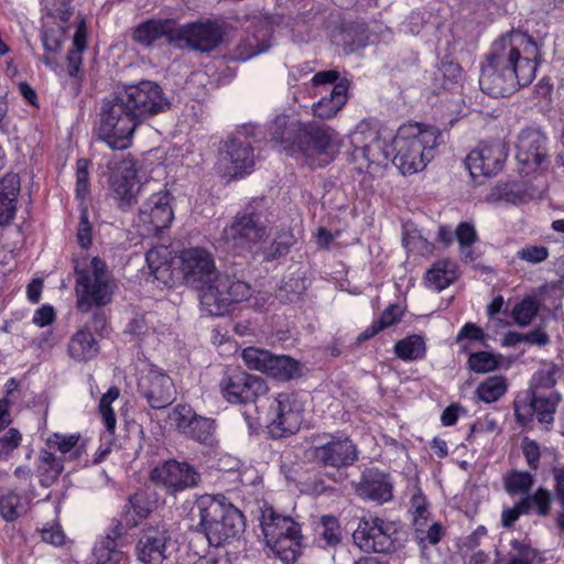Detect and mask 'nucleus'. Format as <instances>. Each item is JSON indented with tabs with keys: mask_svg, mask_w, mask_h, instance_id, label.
<instances>
[{
	"mask_svg": "<svg viewBox=\"0 0 564 564\" xmlns=\"http://www.w3.org/2000/svg\"><path fill=\"white\" fill-rule=\"evenodd\" d=\"M141 189L138 170L133 160H121L110 177V192L119 207H130Z\"/></svg>",
	"mask_w": 564,
	"mask_h": 564,
	"instance_id": "f3484780",
	"label": "nucleus"
},
{
	"mask_svg": "<svg viewBox=\"0 0 564 564\" xmlns=\"http://www.w3.org/2000/svg\"><path fill=\"white\" fill-rule=\"evenodd\" d=\"M399 527L393 520H386L380 516H362L352 534L357 546L366 552H389L394 549L395 534Z\"/></svg>",
	"mask_w": 564,
	"mask_h": 564,
	"instance_id": "9d476101",
	"label": "nucleus"
},
{
	"mask_svg": "<svg viewBox=\"0 0 564 564\" xmlns=\"http://www.w3.org/2000/svg\"><path fill=\"white\" fill-rule=\"evenodd\" d=\"M512 546L517 552L514 555H511L507 564H539L544 561L540 551H538V549L530 547L527 543L513 541Z\"/></svg>",
	"mask_w": 564,
	"mask_h": 564,
	"instance_id": "8fccbe9b",
	"label": "nucleus"
},
{
	"mask_svg": "<svg viewBox=\"0 0 564 564\" xmlns=\"http://www.w3.org/2000/svg\"><path fill=\"white\" fill-rule=\"evenodd\" d=\"M24 510L25 506L17 492H7L0 497V513L7 521L18 519Z\"/></svg>",
	"mask_w": 564,
	"mask_h": 564,
	"instance_id": "3c124183",
	"label": "nucleus"
},
{
	"mask_svg": "<svg viewBox=\"0 0 564 564\" xmlns=\"http://www.w3.org/2000/svg\"><path fill=\"white\" fill-rule=\"evenodd\" d=\"M356 491L362 498H369L377 502H387L393 496V486L388 474L380 469H366L356 487Z\"/></svg>",
	"mask_w": 564,
	"mask_h": 564,
	"instance_id": "393cba45",
	"label": "nucleus"
},
{
	"mask_svg": "<svg viewBox=\"0 0 564 564\" xmlns=\"http://www.w3.org/2000/svg\"><path fill=\"white\" fill-rule=\"evenodd\" d=\"M529 498V510L532 505H535L540 514H549L552 508V496L549 489L540 487L532 495H528Z\"/></svg>",
	"mask_w": 564,
	"mask_h": 564,
	"instance_id": "680f3d73",
	"label": "nucleus"
},
{
	"mask_svg": "<svg viewBox=\"0 0 564 564\" xmlns=\"http://www.w3.org/2000/svg\"><path fill=\"white\" fill-rule=\"evenodd\" d=\"M468 364L476 372H488V370H495L499 366V359L494 352L481 350L480 352H473L469 356Z\"/></svg>",
	"mask_w": 564,
	"mask_h": 564,
	"instance_id": "6e6d98bb",
	"label": "nucleus"
},
{
	"mask_svg": "<svg viewBox=\"0 0 564 564\" xmlns=\"http://www.w3.org/2000/svg\"><path fill=\"white\" fill-rule=\"evenodd\" d=\"M288 116H276L272 123V135L275 140H281V142H290L292 137H290V129H288Z\"/></svg>",
	"mask_w": 564,
	"mask_h": 564,
	"instance_id": "774afa93",
	"label": "nucleus"
},
{
	"mask_svg": "<svg viewBox=\"0 0 564 564\" xmlns=\"http://www.w3.org/2000/svg\"><path fill=\"white\" fill-rule=\"evenodd\" d=\"M306 456L324 467H348L357 460L358 449L350 438L322 434L307 448Z\"/></svg>",
	"mask_w": 564,
	"mask_h": 564,
	"instance_id": "9b49d317",
	"label": "nucleus"
},
{
	"mask_svg": "<svg viewBox=\"0 0 564 564\" xmlns=\"http://www.w3.org/2000/svg\"><path fill=\"white\" fill-rule=\"evenodd\" d=\"M563 372L562 365L542 364L531 379V387H554Z\"/></svg>",
	"mask_w": 564,
	"mask_h": 564,
	"instance_id": "79ce46f5",
	"label": "nucleus"
},
{
	"mask_svg": "<svg viewBox=\"0 0 564 564\" xmlns=\"http://www.w3.org/2000/svg\"><path fill=\"white\" fill-rule=\"evenodd\" d=\"M394 352L402 360H416V358L425 356L426 343L422 336L413 334V336H406V338L397 341Z\"/></svg>",
	"mask_w": 564,
	"mask_h": 564,
	"instance_id": "c9c22d12",
	"label": "nucleus"
},
{
	"mask_svg": "<svg viewBox=\"0 0 564 564\" xmlns=\"http://www.w3.org/2000/svg\"><path fill=\"white\" fill-rule=\"evenodd\" d=\"M21 189V180L17 173H7L0 178V195L4 198L7 207H10V219L17 212V199Z\"/></svg>",
	"mask_w": 564,
	"mask_h": 564,
	"instance_id": "58836bf2",
	"label": "nucleus"
},
{
	"mask_svg": "<svg viewBox=\"0 0 564 564\" xmlns=\"http://www.w3.org/2000/svg\"><path fill=\"white\" fill-rule=\"evenodd\" d=\"M22 442V434L18 427H9L0 436V458H9L13 449L19 448Z\"/></svg>",
	"mask_w": 564,
	"mask_h": 564,
	"instance_id": "bf43d9fd",
	"label": "nucleus"
},
{
	"mask_svg": "<svg viewBox=\"0 0 564 564\" xmlns=\"http://www.w3.org/2000/svg\"><path fill=\"white\" fill-rule=\"evenodd\" d=\"M89 193V160L79 158L76 162V195L86 197Z\"/></svg>",
	"mask_w": 564,
	"mask_h": 564,
	"instance_id": "4d7b16f0",
	"label": "nucleus"
},
{
	"mask_svg": "<svg viewBox=\"0 0 564 564\" xmlns=\"http://www.w3.org/2000/svg\"><path fill=\"white\" fill-rule=\"evenodd\" d=\"M521 449L529 467L538 468L541 459V447H539L536 441H532V438H523L521 442Z\"/></svg>",
	"mask_w": 564,
	"mask_h": 564,
	"instance_id": "0e129e2a",
	"label": "nucleus"
},
{
	"mask_svg": "<svg viewBox=\"0 0 564 564\" xmlns=\"http://www.w3.org/2000/svg\"><path fill=\"white\" fill-rule=\"evenodd\" d=\"M169 105L158 83L141 80L130 85L104 101L96 135L111 149H128L140 121L165 111Z\"/></svg>",
	"mask_w": 564,
	"mask_h": 564,
	"instance_id": "f03ea898",
	"label": "nucleus"
},
{
	"mask_svg": "<svg viewBox=\"0 0 564 564\" xmlns=\"http://www.w3.org/2000/svg\"><path fill=\"white\" fill-rule=\"evenodd\" d=\"M534 194L528 189L525 183H500L492 189L490 199L507 200V203H524L532 199Z\"/></svg>",
	"mask_w": 564,
	"mask_h": 564,
	"instance_id": "72a5a7b5",
	"label": "nucleus"
},
{
	"mask_svg": "<svg viewBox=\"0 0 564 564\" xmlns=\"http://www.w3.org/2000/svg\"><path fill=\"white\" fill-rule=\"evenodd\" d=\"M261 527L267 544L284 563H294L301 550L302 535L299 524L290 516L263 508Z\"/></svg>",
	"mask_w": 564,
	"mask_h": 564,
	"instance_id": "6e6552de",
	"label": "nucleus"
},
{
	"mask_svg": "<svg viewBox=\"0 0 564 564\" xmlns=\"http://www.w3.org/2000/svg\"><path fill=\"white\" fill-rule=\"evenodd\" d=\"M139 388L142 394L153 408L169 406L175 398V386L162 369L150 367L148 371L141 376Z\"/></svg>",
	"mask_w": 564,
	"mask_h": 564,
	"instance_id": "412c9836",
	"label": "nucleus"
},
{
	"mask_svg": "<svg viewBox=\"0 0 564 564\" xmlns=\"http://www.w3.org/2000/svg\"><path fill=\"white\" fill-rule=\"evenodd\" d=\"M162 35H167L171 42H177V26L174 20H145L132 33L133 40L143 46H150Z\"/></svg>",
	"mask_w": 564,
	"mask_h": 564,
	"instance_id": "a878e982",
	"label": "nucleus"
},
{
	"mask_svg": "<svg viewBox=\"0 0 564 564\" xmlns=\"http://www.w3.org/2000/svg\"><path fill=\"white\" fill-rule=\"evenodd\" d=\"M120 395L119 388H109L108 391L99 400L100 416L106 424L109 435H112L117 427V415L113 411L112 403L118 400Z\"/></svg>",
	"mask_w": 564,
	"mask_h": 564,
	"instance_id": "a19ab883",
	"label": "nucleus"
},
{
	"mask_svg": "<svg viewBox=\"0 0 564 564\" xmlns=\"http://www.w3.org/2000/svg\"><path fill=\"white\" fill-rule=\"evenodd\" d=\"M126 558L116 539L105 536L95 545L89 564H123Z\"/></svg>",
	"mask_w": 564,
	"mask_h": 564,
	"instance_id": "7c9ffc66",
	"label": "nucleus"
},
{
	"mask_svg": "<svg viewBox=\"0 0 564 564\" xmlns=\"http://www.w3.org/2000/svg\"><path fill=\"white\" fill-rule=\"evenodd\" d=\"M456 237L462 249L470 247L471 242H475L477 238L475 225H471V223H460L456 228Z\"/></svg>",
	"mask_w": 564,
	"mask_h": 564,
	"instance_id": "338daca9",
	"label": "nucleus"
},
{
	"mask_svg": "<svg viewBox=\"0 0 564 564\" xmlns=\"http://www.w3.org/2000/svg\"><path fill=\"white\" fill-rule=\"evenodd\" d=\"M305 403L297 394H278L269 408V430L274 437L295 433L304 421Z\"/></svg>",
	"mask_w": 564,
	"mask_h": 564,
	"instance_id": "f8f14e48",
	"label": "nucleus"
},
{
	"mask_svg": "<svg viewBox=\"0 0 564 564\" xmlns=\"http://www.w3.org/2000/svg\"><path fill=\"white\" fill-rule=\"evenodd\" d=\"M351 156L358 170H370L371 165L387 163L390 151L387 139L372 129H356L350 133Z\"/></svg>",
	"mask_w": 564,
	"mask_h": 564,
	"instance_id": "ddd939ff",
	"label": "nucleus"
},
{
	"mask_svg": "<svg viewBox=\"0 0 564 564\" xmlns=\"http://www.w3.org/2000/svg\"><path fill=\"white\" fill-rule=\"evenodd\" d=\"M546 139L541 131L536 129H523L518 134L516 142V158L521 165V171L529 174L538 170L541 163L547 158Z\"/></svg>",
	"mask_w": 564,
	"mask_h": 564,
	"instance_id": "aec40b11",
	"label": "nucleus"
},
{
	"mask_svg": "<svg viewBox=\"0 0 564 564\" xmlns=\"http://www.w3.org/2000/svg\"><path fill=\"white\" fill-rule=\"evenodd\" d=\"M170 256L171 252H169V248H165V246L151 248V250L145 253L148 265L156 279H162L166 270H169Z\"/></svg>",
	"mask_w": 564,
	"mask_h": 564,
	"instance_id": "49530a36",
	"label": "nucleus"
},
{
	"mask_svg": "<svg viewBox=\"0 0 564 564\" xmlns=\"http://www.w3.org/2000/svg\"><path fill=\"white\" fill-rule=\"evenodd\" d=\"M46 444L51 448L59 449L62 454H67L68 458H79L86 452V445L83 443L80 434L53 432L47 436Z\"/></svg>",
	"mask_w": 564,
	"mask_h": 564,
	"instance_id": "c85d7f7f",
	"label": "nucleus"
},
{
	"mask_svg": "<svg viewBox=\"0 0 564 564\" xmlns=\"http://www.w3.org/2000/svg\"><path fill=\"white\" fill-rule=\"evenodd\" d=\"M223 239L238 249H249L253 253H263L264 258H276L289 251L294 242L290 229H276L261 215H241L225 227Z\"/></svg>",
	"mask_w": 564,
	"mask_h": 564,
	"instance_id": "20e7f679",
	"label": "nucleus"
},
{
	"mask_svg": "<svg viewBox=\"0 0 564 564\" xmlns=\"http://www.w3.org/2000/svg\"><path fill=\"white\" fill-rule=\"evenodd\" d=\"M347 83H336L328 97H322L314 104V116L322 117L323 119L336 116L347 102Z\"/></svg>",
	"mask_w": 564,
	"mask_h": 564,
	"instance_id": "bb28decb",
	"label": "nucleus"
},
{
	"mask_svg": "<svg viewBox=\"0 0 564 564\" xmlns=\"http://www.w3.org/2000/svg\"><path fill=\"white\" fill-rule=\"evenodd\" d=\"M269 29H261L257 34L247 36L238 46L237 56L239 58H250L259 52L267 51L270 43L268 41Z\"/></svg>",
	"mask_w": 564,
	"mask_h": 564,
	"instance_id": "ea45409f",
	"label": "nucleus"
},
{
	"mask_svg": "<svg viewBox=\"0 0 564 564\" xmlns=\"http://www.w3.org/2000/svg\"><path fill=\"white\" fill-rule=\"evenodd\" d=\"M170 192L152 194L140 207L139 219L150 230H161L170 226L174 219V209Z\"/></svg>",
	"mask_w": 564,
	"mask_h": 564,
	"instance_id": "5701e85b",
	"label": "nucleus"
},
{
	"mask_svg": "<svg viewBox=\"0 0 564 564\" xmlns=\"http://www.w3.org/2000/svg\"><path fill=\"white\" fill-rule=\"evenodd\" d=\"M98 350V341L86 327L78 329L68 343V354L74 360H90L97 356Z\"/></svg>",
	"mask_w": 564,
	"mask_h": 564,
	"instance_id": "cd10ccee",
	"label": "nucleus"
},
{
	"mask_svg": "<svg viewBox=\"0 0 564 564\" xmlns=\"http://www.w3.org/2000/svg\"><path fill=\"white\" fill-rule=\"evenodd\" d=\"M224 40V30L221 24L213 20H203L202 22H192L176 29V42H185L196 51H213Z\"/></svg>",
	"mask_w": 564,
	"mask_h": 564,
	"instance_id": "a211bd4d",
	"label": "nucleus"
},
{
	"mask_svg": "<svg viewBox=\"0 0 564 564\" xmlns=\"http://www.w3.org/2000/svg\"><path fill=\"white\" fill-rule=\"evenodd\" d=\"M254 164L253 148L248 141L230 139L218 156V166L225 176L249 174Z\"/></svg>",
	"mask_w": 564,
	"mask_h": 564,
	"instance_id": "6ab92c4d",
	"label": "nucleus"
},
{
	"mask_svg": "<svg viewBox=\"0 0 564 564\" xmlns=\"http://www.w3.org/2000/svg\"><path fill=\"white\" fill-rule=\"evenodd\" d=\"M522 512H530V499L522 497L513 508L503 509L501 512V523L505 528H511L514 521L519 519Z\"/></svg>",
	"mask_w": 564,
	"mask_h": 564,
	"instance_id": "052dcab7",
	"label": "nucleus"
},
{
	"mask_svg": "<svg viewBox=\"0 0 564 564\" xmlns=\"http://www.w3.org/2000/svg\"><path fill=\"white\" fill-rule=\"evenodd\" d=\"M553 475L555 481L554 491L561 508L556 517V524L564 532V466L554 467Z\"/></svg>",
	"mask_w": 564,
	"mask_h": 564,
	"instance_id": "13d9d810",
	"label": "nucleus"
},
{
	"mask_svg": "<svg viewBox=\"0 0 564 564\" xmlns=\"http://www.w3.org/2000/svg\"><path fill=\"white\" fill-rule=\"evenodd\" d=\"M115 288L105 260L91 258L84 269H77L75 292L78 310L89 312L94 305H106L112 300Z\"/></svg>",
	"mask_w": 564,
	"mask_h": 564,
	"instance_id": "0eeeda50",
	"label": "nucleus"
},
{
	"mask_svg": "<svg viewBox=\"0 0 564 564\" xmlns=\"http://www.w3.org/2000/svg\"><path fill=\"white\" fill-rule=\"evenodd\" d=\"M296 132L295 145L313 165H326L337 155L340 139L327 124H299Z\"/></svg>",
	"mask_w": 564,
	"mask_h": 564,
	"instance_id": "1a4fd4ad",
	"label": "nucleus"
},
{
	"mask_svg": "<svg viewBox=\"0 0 564 564\" xmlns=\"http://www.w3.org/2000/svg\"><path fill=\"white\" fill-rule=\"evenodd\" d=\"M401 306H398V304H391L382 312L378 323H372L368 329L359 335V339H369V337L379 333L380 328H383V326H390V324L397 323V321L401 318Z\"/></svg>",
	"mask_w": 564,
	"mask_h": 564,
	"instance_id": "09e8293b",
	"label": "nucleus"
},
{
	"mask_svg": "<svg viewBox=\"0 0 564 564\" xmlns=\"http://www.w3.org/2000/svg\"><path fill=\"white\" fill-rule=\"evenodd\" d=\"M300 372V365L292 357L286 355H271L269 352V375L274 379H293Z\"/></svg>",
	"mask_w": 564,
	"mask_h": 564,
	"instance_id": "f704fd0d",
	"label": "nucleus"
},
{
	"mask_svg": "<svg viewBox=\"0 0 564 564\" xmlns=\"http://www.w3.org/2000/svg\"><path fill=\"white\" fill-rule=\"evenodd\" d=\"M534 481L535 478L531 471H519V469H513L507 474L505 478V488L509 494L521 491L523 496H528Z\"/></svg>",
	"mask_w": 564,
	"mask_h": 564,
	"instance_id": "37998d69",
	"label": "nucleus"
},
{
	"mask_svg": "<svg viewBox=\"0 0 564 564\" xmlns=\"http://www.w3.org/2000/svg\"><path fill=\"white\" fill-rule=\"evenodd\" d=\"M150 508L142 495H133L129 500V508L126 511V519L131 525H138L147 514Z\"/></svg>",
	"mask_w": 564,
	"mask_h": 564,
	"instance_id": "5fc2aeb1",
	"label": "nucleus"
},
{
	"mask_svg": "<svg viewBox=\"0 0 564 564\" xmlns=\"http://www.w3.org/2000/svg\"><path fill=\"white\" fill-rule=\"evenodd\" d=\"M241 358L249 368L260 370L270 375V352L263 350V348H254V346H248L241 352Z\"/></svg>",
	"mask_w": 564,
	"mask_h": 564,
	"instance_id": "de8ad7c7",
	"label": "nucleus"
},
{
	"mask_svg": "<svg viewBox=\"0 0 564 564\" xmlns=\"http://www.w3.org/2000/svg\"><path fill=\"white\" fill-rule=\"evenodd\" d=\"M171 534L166 529L151 527L145 529L137 543V556L147 564H163L169 555Z\"/></svg>",
	"mask_w": 564,
	"mask_h": 564,
	"instance_id": "b1692460",
	"label": "nucleus"
},
{
	"mask_svg": "<svg viewBox=\"0 0 564 564\" xmlns=\"http://www.w3.org/2000/svg\"><path fill=\"white\" fill-rule=\"evenodd\" d=\"M542 52L533 36L511 31L497 39L481 68L479 86L491 96H506L533 82Z\"/></svg>",
	"mask_w": 564,
	"mask_h": 564,
	"instance_id": "f257e3e1",
	"label": "nucleus"
},
{
	"mask_svg": "<svg viewBox=\"0 0 564 564\" xmlns=\"http://www.w3.org/2000/svg\"><path fill=\"white\" fill-rule=\"evenodd\" d=\"M442 142L436 127L409 122L402 124L392 139L393 163L402 174H416L426 167Z\"/></svg>",
	"mask_w": 564,
	"mask_h": 564,
	"instance_id": "39448f33",
	"label": "nucleus"
},
{
	"mask_svg": "<svg viewBox=\"0 0 564 564\" xmlns=\"http://www.w3.org/2000/svg\"><path fill=\"white\" fill-rule=\"evenodd\" d=\"M167 420L171 425L181 431L186 437H192L193 406L176 405L169 413Z\"/></svg>",
	"mask_w": 564,
	"mask_h": 564,
	"instance_id": "c03bdc74",
	"label": "nucleus"
},
{
	"mask_svg": "<svg viewBox=\"0 0 564 564\" xmlns=\"http://www.w3.org/2000/svg\"><path fill=\"white\" fill-rule=\"evenodd\" d=\"M66 39V26L64 24H53L45 26L42 33V43L47 52H58Z\"/></svg>",
	"mask_w": 564,
	"mask_h": 564,
	"instance_id": "603ef678",
	"label": "nucleus"
},
{
	"mask_svg": "<svg viewBox=\"0 0 564 564\" xmlns=\"http://www.w3.org/2000/svg\"><path fill=\"white\" fill-rule=\"evenodd\" d=\"M151 478L156 484H162L167 490L176 491L197 486L200 476L193 466L180 464V462H165L160 467H154Z\"/></svg>",
	"mask_w": 564,
	"mask_h": 564,
	"instance_id": "4be33fe9",
	"label": "nucleus"
},
{
	"mask_svg": "<svg viewBox=\"0 0 564 564\" xmlns=\"http://www.w3.org/2000/svg\"><path fill=\"white\" fill-rule=\"evenodd\" d=\"M507 158L508 151L503 141L479 143L467 155L466 167L473 177L492 176L502 170Z\"/></svg>",
	"mask_w": 564,
	"mask_h": 564,
	"instance_id": "2eb2a0df",
	"label": "nucleus"
},
{
	"mask_svg": "<svg viewBox=\"0 0 564 564\" xmlns=\"http://www.w3.org/2000/svg\"><path fill=\"white\" fill-rule=\"evenodd\" d=\"M37 473L42 486H51L64 470V464L52 451H41Z\"/></svg>",
	"mask_w": 564,
	"mask_h": 564,
	"instance_id": "473e14b6",
	"label": "nucleus"
},
{
	"mask_svg": "<svg viewBox=\"0 0 564 564\" xmlns=\"http://www.w3.org/2000/svg\"><path fill=\"white\" fill-rule=\"evenodd\" d=\"M87 22L85 18L79 15L74 40L73 47L67 53V72L70 75H77L80 64L83 63V52L87 46Z\"/></svg>",
	"mask_w": 564,
	"mask_h": 564,
	"instance_id": "c756f323",
	"label": "nucleus"
},
{
	"mask_svg": "<svg viewBox=\"0 0 564 564\" xmlns=\"http://www.w3.org/2000/svg\"><path fill=\"white\" fill-rule=\"evenodd\" d=\"M216 438V422L210 417L197 415L193 409L192 416V440L200 442V444H213Z\"/></svg>",
	"mask_w": 564,
	"mask_h": 564,
	"instance_id": "4c0bfd02",
	"label": "nucleus"
},
{
	"mask_svg": "<svg viewBox=\"0 0 564 564\" xmlns=\"http://www.w3.org/2000/svg\"><path fill=\"white\" fill-rule=\"evenodd\" d=\"M507 388L508 382L503 376H490L478 384L476 393L482 402H497L506 393Z\"/></svg>",
	"mask_w": 564,
	"mask_h": 564,
	"instance_id": "e433bc0d",
	"label": "nucleus"
},
{
	"mask_svg": "<svg viewBox=\"0 0 564 564\" xmlns=\"http://www.w3.org/2000/svg\"><path fill=\"white\" fill-rule=\"evenodd\" d=\"M184 280L198 291L200 305L207 314L221 316L232 303L249 300L252 288L236 275L219 273L215 259L206 248H186L181 253Z\"/></svg>",
	"mask_w": 564,
	"mask_h": 564,
	"instance_id": "7ed1b4c3",
	"label": "nucleus"
},
{
	"mask_svg": "<svg viewBox=\"0 0 564 564\" xmlns=\"http://www.w3.org/2000/svg\"><path fill=\"white\" fill-rule=\"evenodd\" d=\"M456 279L457 271L455 262H452V260H437V262H434L432 268L429 269L425 282L427 286L441 291V289H445V286H448V284L456 281Z\"/></svg>",
	"mask_w": 564,
	"mask_h": 564,
	"instance_id": "2f4dec72",
	"label": "nucleus"
},
{
	"mask_svg": "<svg viewBox=\"0 0 564 564\" xmlns=\"http://www.w3.org/2000/svg\"><path fill=\"white\" fill-rule=\"evenodd\" d=\"M219 390L228 402H254L259 395L267 393L268 386L259 376L243 371H227L219 382Z\"/></svg>",
	"mask_w": 564,
	"mask_h": 564,
	"instance_id": "4468645a",
	"label": "nucleus"
},
{
	"mask_svg": "<svg viewBox=\"0 0 564 564\" xmlns=\"http://www.w3.org/2000/svg\"><path fill=\"white\" fill-rule=\"evenodd\" d=\"M541 304L535 296H527V299L521 300L517 304H514L512 308V317L516 323L524 324L532 323L533 318H535Z\"/></svg>",
	"mask_w": 564,
	"mask_h": 564,
	"instance_id": "a18cd8bd",
	"label": "nucleus"
},
{
	"mask_svg": "<svg viewBox=\"0 0 564 564\" xmlns=\"http://www.w3.org/2000/svg\"><path fill=\"white\" fill-rule=\"evenodd\" d=\"M189 513L192 519H196L198 530L215 546L235 538L245 528L240 509L235 508L224 495H200Z\"/></svg>",
	"mask_w": 564,
	"mask_h": 564,
	"instance_id": "423d86ee",
	"label": "nucleus"
},
{
	"mask_svg": "<svg viewBox=\"0 0 564 564\" xmlns=\"http://www.w3.org/2000/svg\"><path fill=\"white\" fill-rule=\"evenodd\" d=\"M93 226L88 217L86 208L80 213L79 223L77 227L76 238L82 247H89L91 245Z\"/></svg>",
	"mask_w": 564,
	"mask_h": 564,
	"instance_id": "e2e57ef3",
	"label": "nucleus"
},
{
	"mask_svg": "<svg viewBox=\"0 0 564 564\" xmlns=\"http://www.w3.org/2000/svg\"><path fill=\"white\" fill-rule=\"evenodd\" d=\"M517 256L518 258L525 259V261L538 263V261H543V259L547 258L549 250L546 246H524L518 250Z\"/></svg>",
	"mask_w": 564,
	"mask_h": 564,
	"instance_id": "69168bd1",
	"label": "nucleus"
},
{
	"mask_svg": "<svg viewBox=\"0 0 564 564\" xmlns=\"http://www.w3.org/2000/svg\"><path fill=\"white\" fill-rule=\"evenodd\" d=\"M540 388H532L531 397L527 401H514V416L518 423L525 425L535 414L540 423H552L554 421L556 408L558 406L561 394L551 392L545 397L539 392Z\"/></svg>",
	"mask_w": 564,
	"mask_h": 564,
	"instance_id": "dca6fc26",
	"label": "nucleus"
},
{
	"mask_svg": "<svg viewBox=\"0 0 564 564\" xmlns=\"http://www.w3.org/2000/svg\"><path fill=\"white\" fill-rule=\"evenodd\" d=\"M319 536L328 546H335L341 540L339 523L335 516H323L318 527Z\"/></svg>",
	"mask_w": 564,
	"mask_h": 564,
	"instance_id": "864d4df0",
	"label": "nucleus"
}]
</instances>
